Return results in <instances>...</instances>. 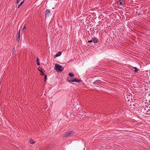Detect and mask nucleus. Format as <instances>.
I'll return each mask as SVG.
<instances>
[{
  "label": "nucleus",
  "mask_w": 150,
  "mask_h": 150,
  "mask_svg": "<svg viewBox=\"0 0 150 150\" xmlns=\"http://www.w3.org/2000/svg\"><path fill=\"white\" fill-rule=\"evenodd\" d=\"M55 69L57 71H58L61 72L64 69L59 64H56L55 65Z\"/></svg>",
  "instance_id": "nucleus-1"
},
{
  "label": "nucleus",
  "mask_w": 150,
  "mask_h": 150,
  "mask_svg": "<svg viewBox=\"0 0 150 150\" xmlns=\"http://www.w3.org/2000/svg\"><path fill=\"white\" fill-rule=\"evenodd\" d=\"M73 132L72 131H70L69 132H67L66 133L65 136L68 137V136H71L73 135Z\"/></svg>",
  "instance_id": "nucleus-2"
},
{
  "label": "nucleus",
  "mask_w": 150,
  "mask_h": 150,
  "mask_svg": "<svg viewBox=\"0 0 150 150\" xmlns=\"http://www.w3.org/2000/svg\"><path fill=\"white\" fill-rule=\"evenodd\" d=\"M125 3V1L123 0H120L118 3L117 4V5H122L124 4Z\"/></svg>",
  "instance_id": "nucleus-3"
},
{
  "label": "nucleus",
  "mask_w": 150,
  "mask_h": 150,
  "mask_svg": "<svg viewBox=\"0 0 150 150\" xmlns=\"http://www.w3.org/2000/svg\"><path fill=\"white\" fill-rule=\"evenodd\" d=\"M29 142L30 144H34L35 143V141L32 139H29Z\"/></svg>",
  "instance_id": "nucleus-4"
},
{
  "label": "nucleus",
  "mask_w": 150,
  "mask_h": 150,
  "mask_svg": "<svg viewBox=\"0 0 150 150\" xmlns=\"http://www.w3.org/2000/svg\"><path fill=\"white\" fill-rule=\"evenodd\" d=\"M69 81L70 82H74L76 81V82H79L81 81L80 80H78L76 79H74L73 80H69Z\"/></svg>",
  "instance_id": "nucleus-5"
},
{
  "label": "nucleus",
  "mask_w": 150,
  "mask_h": 150,
  "mask_svg": "<svg viewBox=\"0 0 150 150\" xmlns=\"http://www.w3.org/2000/svg\"><path fill=\"white\" fill-rule=\"evenodd\" d=\"M62 52H58L57 54H56L54 56V58H55L57 57H58L60 56Z\"/></svg>",
  "instance_id": "nucleus-6"
},
{
  "label": "nucleus",
  "mask_w": 150,
  "mask_h": 150,
  "mask_svg": "<svg viewBox=\"0 0 150 150\" xmlns=\"http://www.w3.org/2000/svg\"><path fill=\"white\" fill-rule=\"evenodd\" d=\"M50 13V10H46V11H45V18H46V17H47L48 16V14L49 13Z\"/></svg>",
  "instance_id": "nucleus-7"
},
{
  "label": "nucleus",
  "mask_w": 150,
  "mask_h": 150,
  "mask_svg": "<svg viewBox=\"0 0 150 150\" xmlns=\"http://www.w3.org/2000/svg\"><path fill=\"white\" fill-rule=\"evenodd\" d=\"M93 41L94 43H96L98 42V40L96 38H94L93 39Z\"/></svg>",
  "instance_id": "nucleus-8"
},
{
  "label": "nucleus",
  "mask_w": 150,
  "mask_h": 150,
  "mask_svg": "<svg viewBox=\"0 0 150 150\" xmlns=\"http://www.w3.org/2000/svg\"><path fill=\"white\" fill-rule=\"evenodd\" d=\"M38 70L40 71V72H42V70L41 68L40 67H38Z\"/></svg>",
  "instance_id": "nucleus-9"
},
{
  "label": "nucleus",
  "mask_w": 150,
  "mask_h": 150,
  "mask_svg": "<svg viewBox=\"0 0 150 150\" xmlns=\"http://www.w3.org/2000/svg\"><path fill=\"white\" fill-rule=\"evenodd\" d=\"M23 1H22V2H21V3L19 4V5L18 6V8H19L20 7L22 4H23Z\"/></svg>",
  "instance_id": "nucleus-10"
},
{
  "label": "nucleus",
  "mask_w": 150,
  "mask_h": 150,
  "mask_svg": "<svg viewBox=\"0 0 150 150\" xmlns=\"http://www.w3.org/2000/svg\"><path fill=\"white\" fill-rule=\"evenodd\" d=\"M69 75L70 76H74L73 74L72 73H69Z\"/></svg>",
  "instance_id": "nucleus-11"
},
{
  "label": "nucleus",
  "mask_w": 150,
  "mask_h": 150,
  "mask_svg": "<svg viewBox=\"0 0 150 150\" xmlns=\"http://www.w3.org/2000/svg\"><path fill=\"white\" fill-rule=\"evenodd\" d=\"M37 63L38 65H39L40 64V63L39 62V60L38 59L37 60Z\"/></svg>",
  "instance_id": "nucleus-12"
},
{
  "label": "nucleus",
  "mask_w": 150,
  "mask_h": 150,
  "mask_svg": "<svg viewBox=\"0 0 150 150\" xmlns=\"http://www.w3.org/2000/svg\"><path fill=\"white\" fill-rule=\"evenodd\" d=\"M45 82L46 81V80L47 79V76L46 75H45Z\"/></svg>",
  "instance_id": "nucleus-13"
},
{
  "label": "nucleus",
  "mask_w": 150,
  "mask_h": 150,
  "mask_svg": "<svg viewBox=\"0 0 150 150\" xmlns=\"http://www.w3.org/2000/svg\"><path fill=\"white\" fill-rule=\"evenodd\" d=\"M93 41V40H90V41H89L88 42H92Z\"/></svg>",
  "instance_id": "nucleus-14"
},
{
  "label": "nucleus",
  "mask_w": 150,
  "mask_h": 150,
  "mask_svg": "<svg viewBox=\"0 0 150 150\" xmlns=\"http://www.w3.org/2000/svg\"><path fill=\"white\" fill-rule=\"evenodd\" d=\"M41 72V73L42 74V75H44V73L43 71H42V72Z\"/></svg>",
  "instance_id": "nucleus-15"
},
{
  "label": "nucleus",
  "mask_w": 150,
  "mask_h": 150,
  "mask_svg": "<svg viewBox=\"0 0 150 150\" xmlns=\"http://www.w3.org/2000/svg\"><path fill=\"white\" fill-rule=\"evenodd\" d=\"M19 1V0H17V1H16V3H18V2Z\"/></svg>",
  "instance_id": "nucleus-16"
},
{
  "label": "nucleus",
  "mask_w": 150,
  "mask_h": 150,
  "mask_svg": "<svg viewBox=\"0 0 150 150\" xmlns=\"http://www.w3.org/2000/svg\"><path fill=\"white\" fill-rule=\"evenodd\" d=\"M25 27H24L23 28V30H25Z\"/></svg>",
  "instance_id": "nucleus-17"
},
{
  "label": "nucleus",
  "mask_w": 150,
  "mask_h": 150,
  "mask_svg": "<svg viewBox=\"0 0 150 150\" xmlns=\"http://www.w3.org/2000/svg\"><path fill=\"white\" fill-rule=\"evenodd\" d=\"M20 32H19V34H18V36L19 37L20 36Z\"/></svg>",
  "instance_id": "nucleus-18"
},
{
  "label": "nucleus",
  "mask_w": 150,
  "mask_h": 150,
  "mask_svg": "<svg viewBox=\"0 0 150 150\" xmlns=\"http://www.w3.org/2000/svg\"><path fill=\"white\" fill-rule=\"evenodd\" d=\"M137 71V69H136V70H135L134 71Z\"/></svg>",
  "instance_id": "nucleus-19"
}]
</instances>
